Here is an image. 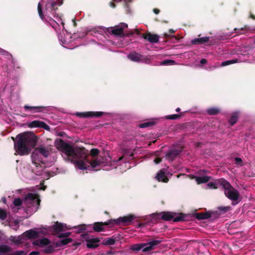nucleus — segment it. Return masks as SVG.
<instances>
[{
  "label": "nucleus",
  "mask_w": 255,
  "mask_h": 255,
  "mask_svg": "<svg viewBox=\"0 0 255 255\" xmlns=\"http://www.w3.org/2000/svg\"><path fill=\"white\" fill-rule=\"evenodd\" d=\"M52 230L54 232H56V234H58L61 232H62L64 229L63 225L58 222H56L54 225L52 226Z\"/></svg>",
  "instance_id": "obj_24"
},
{
  "label": "nucleus",
  "mask_w": 255,
  "mask_h": 255,
  "mask_svg": "<svg viewBox=\"0 0 255 255\" xmlns=\"http://www.w3.org/2000/svg\"><path fill=\"white\" fill-rule=\"evenodd\" d=\"M87 226L86 225H80L77 227H75V229H77V233H80L87 230Z\"/></svg>",
  "instance_id": "obj_36"
},
{
  "label": "nucleus",
  "mask_w": 255,
  "mask_h": 255,
  "mask_svg": "<svg viewBox=\"0 0 255 255\" xmlns=\"http://www.w3.org/2000/svg\"><path fill=\"white\" fill-rule=\"evenodd\" d=\"M56 146L65 154L67 160L75 164L79 169H87L89 167L86 162L89 163L92 168L105 163V159L103 156H98L100 150L97 148L92 149L90 155L84 147H74L61 139L56 143Z\"/></svg>",
  "instance_id": "obj_1"
},
{
  "label": "nucleus",
  "mask_w": 255,
  "mask_h": 255,
  "mask_svg": "<svg viewBox=\"0 0 255 255\" xmlns=\"http://www.w3.org/2000/svg\"><path fill=\"white\" fill-rule=\"evenodd\" d=\"M50 151L51 148L49 146L40 145L35 148L31 156L32 163L34 164L36 167L42 168L40 163L44 164L43 162L42 157L44 158L47 157L50 154ZM42 171V169H41L38 171H36L35 174L37 175H39L41 174Z\"/></svg>",
  "instance_id": "obj_3"
},
{
  "label": "nucleus",
  "mask_w": 255,
  "mask_h": 255,
  "mask_svg": "<svg viewBox=\"0 0 255 255\" xmlns=\"http://www.w3.org/2000/svg\"><path fill=\"white\" fill-rule=\"evenodd\" d=\"M153 12H154L155 14H158V13H159L160 10H159V9H157V8H154V9H153Z\"/></svg>",
  "instance_id": "obj_52"
},
{
  "label": "nucleus",
  "mask_w": 255,
  "mask_h": 255,
  "mask_svg": "<svg viewBox=\"0 0 255 255\" xmlns=\"http://www.w3.org/2000/svg\"><path fill=\"white\" fill-rule=\"evenodd\" d=\"M14 224L15 225V226H17V228H18L19 226H18V221H15L14 222Z\"/></svg>",
  "instance_id": "obj_56"
},
{
  "label": "nucleus",
  "mask_w": 255,
  "mask_h": 255,
  "mask_svg": "<svg viewBox=\"0 0 255 255\" xmlns=\"http://www.w3.org/2000/svg\"><path fill=\"white\" fill-rule=\"evenodd\" d=\"M169 34H173L175 32V30L173 29H170L168 31Z\"/></svg>",
  "instance_id": "obj_55"
},
{
  "label": "nucleus",
  "mask_w": 255,
  "mask_h": 255,
  "mask_svg": "<svg viewBox=\"0 0 255 255\" xmlns=\"http://www.w3.org/2000/svg\"><path fill=\"white\" fill-rule=\"evenodd\" d=\"M212 216L219 217V214L218 211L215 212H206L202 213H197L195 214V217L198 220L208 219Z\"/></svg>",
  "instance_id": "obj_10"
},
{
  "label": "nucleus",
  "mask_w": 255,
  "mask_h": 255,
  "mask_svg": "<svg viewBox=\"0 0 255 255\" xmlns=\"http://www.w3.org/2000/svg\"><path fill=\"white\" fill-rule=\"evenodd\" d=\"M209 41V37H203L201 38H195L191 40V44L192 45H199L208 42Z\"/></svg>",
  "instance_id": "obj_20"
},
{
  "label": "nucleus",
  "mask_w": 255,
  "mask_h": 255,
  "mask_svg": "<svg viewBox=\"0 0 255 255\" xmlns=\"http://www.w3.org/2000/svg\"><path fill=\"white\" fill-rule=\"evenodd\" d=\"M221 179H224V178H220L215 180L214 182H210L208 183V186L212 189H217V185H220V183H218V181Z\"/></svg>",
  "instance_id": "obj_34"
},
{
  "label": "nucleus",
  "mask_w": 255,
  "mask_h": 255,
  "mask_svg": "<svg viewBox=\"0 0 255 255\" xmlns=\"http://www.w3.org/2000/svg\"><path fill=\"white\" fill-rule=\"evenodd\" d=\"M28 127L30 128H40L46 130H50V127L44 122L38 120H34L28 124Z\"/></svg>",
  "instance_id": "obj_11"
},
{
  "label": "nucleus",
  "mask_w": 255,
  "mask_h": 255,
  "mask_svg": "<svg viewBox=\"0 0 255 255\" xmlns=\"http://www.w3.org/2000/svg\"><path fill=\"white\" fill-rule=\"evenodd\" d=\"M13 204L15 206H19L22 205V200L19 198H15L13 202Z\"/></svg>",
  "instance_id": "obj_43"
},
{
  "label": "nucleus",
  "mask_w": 255,
  "mask_h": 255,
  "mask_svg": "<svg viewBox=\"0 0 255 255\" xmlns=\"http://www.w3.org/2000/svg\"><path fill=\"white\" fill-rule=\"evenodd\" d=\"M204 172L205 173H206L207 172V170H204Z\"/></svg>",
  "instance_id": "obj_64"
},
{
  "label": "nucleus",
  "mask_w": 255,
  "mask_h": 255,
  "mask_svg": "<svg viewBox=\"0 0 255 255\" xmlns=\"http://www.w3.org/2000/svg\"><path fill=\"white\" fill-rule=\"evenodd\" d=\"M207 112L209 115H216L220 112V110L218 108L213 107L208 109Z\"/></svg>",
  "instance_id": "obj_30"
},
{
  "label": "nucleus",
  "mask_w": 255,
  "mask_h": 255,
  "mask_svg": "<svg viewBox=\"0 0 255 255\" xmlns=\"http://www.w3.org/2000/svg\"><path fill=\"white\" fill-rule=\"evenodd\" d=\"M41 200L39 196L36 194H33L31 193H28L24 199V202L26 205H30L36 207V210L38 209L40 206Z\"/></svg>",
  "instance_id": "obj_7"
},
{
  "label": "nucleus",
  "mask_w": 255,
  "mask_h": 255,
  "mask_svg": "<svg viewBox=\"0 0 255 255\" xmlns=\"http://www.w3.org/2000/svg\"><path fill=\"white\" fill-rule=\"evenodd\" d=\"M12 139L14 142V149L20 155L28 154L37 142V137L34 134L27 132L17 135L16 141L13 138Z\"/></svg>",
  "instance_id": "obj_2"
},
{
  "label": "nucleus",
  "mask_w": 255,
  "mask_h": 255,
  "mask_svg": "<svg viewBox=\"0 0 255 255\" xmlns=\"http://www.w3.org/2000/svg\"><path fill=\"white\" fill-rule=\"evenodd\" d=\"M161 161H162L161 158H159V157H156L154 160V162L155 163V164H159L161 162Z\"/></svg>",
  "instance_id": "obj_48"
},
{
  "label": "nucleus",
  "mask_w": 255,
  "mask_h": 255,
  "mask_svg": "<svg viewBox=\"0 0 255 255\" xmlns=\"http://www.w3.org/2000/svg\"><path fill=\"white\" fill-rule=\"evenodd\" d=\"M180 110H180V108H177L176 109V110H175V111H176V112H179L180 111Z\"/></svg>",
  "instance_id": "obj_60"
},
{
  "label": "nucleus",
  "mask_w": 255,
  "mask_h": 255,
  "mask_svg": "<svg viewBox=\"0 0 255 255\" xmlns=\"http://www.w3.org/2000/svg\"><path fill=\"white\" fill-rule=\"evenodd\" d=\"M100 240L98 238H94L88 242L86 244L87 248L89 249H95L99 246L98 243Z\"/></svg>",
  "instance_id": "obj_22"
},
{
  "label": "nucleus",
  "mask_w": 255,
  "mask_h": 255,
  "mask_svg": "<svg viewBox=\"0 0 255 255\" xmlns=\"http://www.w3.org/2000/svg\"><path fill=\"white\" fill-rule=\"evenodd\" d=\"M125 158V156H122L121 157H120L119 158V161H122L124 158Z\"/></svg>",
  "instance_id": "obj_57"
},
{
  "label": "nucleus",
  "mask_w": 255,
  "mask_h": 255,
  "mask_svg": "<svg viewBox=\"0 0 255 255\" xmlns=\"http://www.w3.org/2000/svg\"><path fill=\"white\" fill-rule=\"evenodd\" d=\"M104 114L102 112H87L84 113H79L77 115L80 117L87 118V117H100Z\"/></svg>",
  "instance_id": "obj_15"
},
{
  "label": "nucleus",
  "mask_w": 255,
  "mask_h": 255,
  "mask_svg": "<svg viewBox=\"0 0 255 255\" xmlns=\"http://www.w3.org/2000/svg\"><path fill=\"white\" fill-rule=\"evenodd\" d=\"M81 237L83 240L87 242V243L94 238L92 236L87 233L82 234Z\"/></svg>",
  "instance_id": "obj_38"
},
{
  "label": "nucleus",
  "mask_w": 255,
  "mask_h": 255,
  "mask_svg": "<svg viewBox=\"0 0 255 255\" xmlns=\"http://www.w3.org/2000/svg\"><path fill=\"white\" fill-rule=\"evenodd\" d=\"M195 178H196V181L198 184L206 183L211 179V177L209 176L195 177Z\"/></svg>",
  "instance_id": "obj_26"
},
{
  "label": "nucleus",
  "mask_w": 255,
  "mask_h": 255,
  "mask_svg": "<svg viewBox=\"0 0 255 255\" xmlns=\"http://www.w3.org/2000/svg\"><path fill=\"white\" fill-rule=\"evenodd\" d=\"M56 248H57V247H56V245H55V243L53 244L49 245L47 247H46L44 249L43 252L46 254L52 253L54 252L55 249Z\"/></svg>",
  "instance_id": "obj_27"
},
{
  "label": "nucleus",
  "mask_w": 255,
  "mask_h": 255,
  "mask_svg": "<svg viewBox=\"0 0 255 255\" xmlns=\"http://www.w3.org/2000/svg\"><path fill=\"white\" fill-rule=\"evenodd\" d=\"M50 243V241L46 238H44L40 240V244L41 246L48 245Z\"/></svg>",
  "instance_id": "obj_42"
},
{
  "label": "nucleus",
  "mask_w": 255,
  "mask_h": 255,
  "mask_svg": "<svg viewBox=\"0 0 255 255\" xmlns=\"http://www.w3.org/2000/svg\"><path fill=\"white\" fill-rule=\"evenodd\" d=\"M207 62V60L206 59H202L201 60H200V63L201 64H206Z\"/></svg>",
  "instance_id": "obj_51"
},
{
  "label": "nucleus",
  "mask_w": 255,
  "mask_h": 255,
  "mask_svg": "<svg viewBox=\"0 0 255 255\" xmlns=\"http://www.w3.org/2000/svg\"><path fill=\"white\" fill-rule=\"evenodd\" d=\"M153 219L155 220L161 219L164 221H171L174 222H180L185 220V216L183 213L177 215L175 213L170 212H162L159 213H153L151 214Z\"/></svg>",
  "instance_id": "obj_5"
},
{
  "label": "nucleus",
  "mask_w": 255,
  "mask_h": 255,
  "mask_svg": "<svg viewBox=\"0 0 255 255\" xmlns=\"http://www.w3.org/2000/svg\"><path fill=\"white\" fill-rule=\"evenodd\" d=\"M231 208V207L229 206L218 207V209L219 211H220L221 212V213H219L218 212V213L219 214V216H220L221 214L225 213L227 212L228 211L230 210Z\"/></svg>",
  "instance_id": "obj_35"
},
{
  "label": "nucleus",
  "mask_w": 255,
  "mask_h": 255,
  "mask_svg": "<svg viewBox=\"0 0 255 255\" xmlns=\"http://www.w3.org/2000/svg\"><path fill=\"white\" fill-rule=\"evenodd\" d=\"M108 31L115 35L121 37L124 36V28L122 27L109 28Z\"/></svg>",
  "instance_id": "obj_19"
},
{
  "label": "nucleus",
  "mask_w": 255,
  "mask_h": 255,
  "mask_svg": "<svg viewBox=\"0 0 255 255\" xmlns=\"http://www.w3.org/2000/svg\"><path fill=\"white\" fill-rule=\"evenodd\" d=\"M250 17L252 18L254 20H255V15L253 14V13H250Z\"/></svg>",
  "instance_id": "obj_54"
},
{
  "label": "nucleus",
  "mask_w": 255,
  "mask_h": 255,
  "mask_svg": "<svg viewBox=\"0 0 255 255\" xmlns=\"http://www.w3.org/2000/svg\"><path fill=\"white\" fill-rule=\"evenodd\" d=\"M142 37L150 43H157L159 41V36L158 35L151 34L149 32L143 33Z\"/></svg>",
  "instance_id": "obj_17"
},
{
  "label": "nucleus",
  "mask_w": 255,
  "mask_h": 255,
  "mask_svg": "<svg viewBox=\"0 0 255 255\" xmlns=\"http://www.w3.org/2000/svg\"><path fill=\"white\" fill-rule=\"evenodd\" d=\"M58 238L62 239L64 238H68L70 235L71 233L70 232H66L63 233H58V234H55Z\"/></svg>",
  "instance_id": "obj_40"
},
{
  "label": "nucleus",
  "mask_w": 255,
  "mask_h": 255,
  "mask_svg": "<svg viewBox=\"0 0 255 255\" xmlns=\"http://www.w3.org/2000/svg\"><path fill=\"white\" fill-rule=\"evenodd\" d=\"M156 178L159 182L167 183L168 181V178L166 176L165 172L160 170L158 172L156 176Z\"/></svg>",
  "instance_id": "obj_21"
},
{
  "label": "nucleus",
  "mask_w": 255,
  "mask_h": 255,
  "mask_svg": "<svg viewBox=\"0 0 255 255\" xmlns=\"http://www.w3.org/2000/svg\"><path fill=\"white\" fill-rule=\"evenodd\" d=\"M220 185L223 187L224 191V194L226 197L233 201L232 204L236 205L237 203L234 202L239 200L240 198V193L236 189H235L230 183L226 179H221L218 181Z\"/></svg>",
  "instance_id": "obj_4"
},
{
  "label": "nucleus",
  "mask_w": 255,
  "mask_h": 255,
  "mask_svg": "<svg viewBox=\"0 0 255 255\" xmlns=\"http://www.w3.org/2000/svg\"><path fill=\"white\" fill-rule=\"evenodd\" d=\"M133 153H131V154H130V157L133 156Z\"/></svg>",
  "instance_id": "obj_63"
},
{
  "label": "nucleus",
  "mask_w": 255,
  "mask_h": 255,
  "mask_svg": "<svg viewBox=\"0 0 255 255\" xmlns=\"http://www.w3.org/2000/svg\"><path fill=\"white\" fill-rule=\"evenodd\" d=\"M162 242V240H158L157 238L155 239L148 242L146 244H133L130 247L131 250L138 252L142 250V252H147L152 250L155 247L158 245Z\"/></svg>",
  "instance_id": "obj_6"
},
{
  "label": "nucleus",
  "mask_w": 255,
  "mask_h": 255,
  "mask_svg": "<svg viewBox=\"0 0 255 255\" xmlns=\"http://www.w3.org/2000/svg\"><path fill=\"white\" fill-rule=\"evenodd\" d=\"M135 218V217L134 215H129L123 217H120L117 219H112V220H115V221L113 223V225H119L121 224V223L129 224Z\"/></svg>",
  "instance_id": "obj_14"
},
{
  "label": "nucleus",
  "mask_w": 255,
  "mask_h": 255,
  "mask_svg": "<svg viewBox=\"0 0 255 255\" xmlns=\"http://www.w3.org/2000/svg\"><path fill=\"white\" fill-rule=\"evenodd\" d=\"M184 114V112H182L180 114H173L166 116V119L168 120H176L180 118Z\"/></svg>",
  "instance_id": "obj_31"
},
{
  "label": "nucleus",
  "mask_w": 255,
  "mask_h": 255,
  "mask_svg": "<svg viewBox=\"0 0 255 255\" xmlns=\"http://www.w3.org/2000/svg\"><path fill=\"white\" fill-rule=\"evenodd\" d=\"M247 28L246 26H245L244 27H241V28H235L234 30L236 33H238V34H240L242 33V31L244 30L245 29Z\"/></svg>",
  "instance_id": "obj_47"
},
{
  "label": "nucleus",
  "mask_w": 255,
  "mask_h": 255,
  "mask_svg": "<svg viewBox=\"0 0 255 255\" xmlns=\"http://www.w3.org/2000/svg\"><path fill=\"white\" fill-rule=\"evenodd\" d=\"M116 238L114 236L112 238H108L105 240V245H113L116 242Z\"/></svg>",
  "instance_id": "obj_32"
},
{
  "label": "nucleus",
  "mask_w": 255,
  "mask_h": 255,
  "mask_svg": "<svg viewBox=\"0 0 255 255\" xmlns=\"http://www.w3.org/2000/svg\"><path fill=\"white\" fill-rule=\"evenodd\" d=\"M127 57L132 61L138 62L142 60V55L134 51L129 53Z\"/></svg>",
  "instance_id": "obj_18"
},
{
  "label": "nucleus",
  "mask_w": 255,
  "mask_h": 255,
  "mask_svg": "<svg viewBox=\"0 0 255 255\" xmlns=\"http://www.w3.org/2000/svg\"><path fill=\"white\" fill-rule=\"evenodd\" d=\"M163 36L165 38H168L170 37L171 36L169 34H168L167 33H165L163 34Z\"/></svg>",
  "instance_id": "obj_53"
},
{
  "label": "nucleus",
  "mask_w": 255,
  "mask_h": 255,
  "mask_svg": "<svg viewBox=\"0 0 255 255\" xmlns=\"http://www.w3.org/2000/svg\"><path fill=\"white\" fill-rule=\"evenodd\" d=\"M24 252L23 251H16L14 253H12V251L10 252H8V255H23Z\"/></svg>",
  "instance_id": "obj_46"
},
{
  "label": "nucleus",
  "mask_w": 255,
  "mask_h": 255,
  "mask_svg": "<svg viewBox=\"0 0 255 255\" xmlns=\"http://www.w3.org/2000/svg\"><path fill=\"white\" fill-rule=\"evenodd\" d=\"M22 235L24 239H25V238L29 239H35L38 237L39 232L34 231L33 229H30L29 230L25 231Z\"/></svg>",
  "instance_id": "obj_16"
},
{
  "label": "nucleus",
  "mask_w": 255,
  "mask_h": 255,
  "mask_svg": "<svg viewBox=\"0 0 255 255\" xmlns=\"http://www.w3.org/2000/svg\"><path fill=\"white\" fill-rule=\"evenodd\" d=\"M72 242V239L70 238H65L55 242L56 247H61L65 246Z\"/></svg>",
  "instance_id": "obj_23"
},
{
  "label": "nucleus",
  "mask_w": 255,
  "mask_h": 255,
  "mask_svg": "<svg viewBox=\"0 0 255 255\" xmlns=\"http://www.w3.org/2000/svg\"><path fill=\"white\" fill-rule=\"evenodd\" d=\"M104 213H105V214H107V215H108V214H109V212H108V211H105V212H104Z\"/></svg>",
  "instance_id": "obj_62"
},
{
  "label": "nucleus",
  "mask_w": 255,
  "mask_h": 255,
  "mask_svg": "<svg viewBox=\"0 0 255 255\" xmlns=\"http://www.w3.org/2000/svg\"><path fill=\"white\" fill-rule=\"evenodd\" d=\"M37 10L38 14L40 17V18L42 20L44 18V15L42 12V7L41 3L40 2L38 3L37 5Z\"/></svg>",
  "instance_id": "obj_37"
},
{
  "label": "nucleus",
  "mask_w": 255,
  "mask_h": 255,
  "mask_svg": "<svg viewBox=\"0 0 255 255\" xmlns=\"http://www.w3.org/2000/svg\"><path fill=\"white\" fill-rule=\"evenodd\" d=\"M33 245L40 246V240H35L33 242Z\"/></svg>",
  "instance_id": "obj_49"
},
{
  "label": "nucleus",
  "mask_w": 255,
  "mask_h": 255,
  "mask_svg": "<svg viewBox=\"0 0 255 255\" xmlns=\"http://www.w3.org/2000/svg\"><path fill=\"white\" fill-rule=\"evenodd\" d=\"M108 255H113L114 254H113V252L112 251H109L108 253Z\"/></svg>",
  "instance_id": "obj_59"
},
{
  "label": "nucleus",
  "mask_w": 255,
  "mask_h": 255,
  "mask_svg": "<svg viewBox=\"0 0 255 255\" xmlns=\"http://www.w3.org/2000/svg\"><path fill=\"white\" fill-rule=\"evenodd\" d=\"M7 218L6 211L0 208V220L3 221Z\"/></svg>",
  "instance_id": "obj_39"
},
{
  "label": "nucleus",
  "mask_w": 255,
  "mask_h": 255,
  "mask_svg": "<svg viewBox=\"0 0 255 255\" xmlns=\"http://www.w3.org/2000/svg\"><path fill=\"white\" fill-rule=\"evenodd\" d=\"M155 123L153 121H149L147 122H145L142 124H140L139 125V127L140 128H145L149 127H151L154 125Z\"/></svg>",
  "instance_id": "obj_33"
},
{
  "label": "nucleus",
  "mask_w": 255,
  "mask_h": 255,
  "mask_svg": "<svg viewBox=\"0 0 255 255\" xmlns=\"http://www.w3.org/2000/svg\"><path fill=\"white\" fill-rule=\"evenodd\" d=\"M175 63V61L172 60H165L161 62L160 64L162 65H171Z\"/></svg>",
  "instance_id": "obj_41"
},
{
  "label": "nucleus",
  "mask_w": 255,
  "mask_h": 255,
  "mask_svg": "<svg viewBox=\"0 0 255 255\" xmlns=\"http://www.w3.org/2000/svg\"><path fill=\"white\" fill-rule=\"evenodd\" d=\"M110 4H111V6H112L113 7H115L116 6L115 4L113 2H111Z\"/></svg>",
  "instance_id": "obj_58"
},
{
  "label": "nucleus",
  "mask_w": 255,
  "mask_h": 255,
  "mask_svg": "<svg viewBox=\"0 0 255 255\" xmlns=\"http://www.w3.org/2000/svg\"><path fill=\"white\" fill-rule=\"evenodd\" d=\"M239 119V114L237 112L231 114L230 118L229 119L228 122L230 126H233L238 121Z\"/></svg>",
  "instance_id": "obj_25"
},
{
  "label": "nucleus",
  "mask_w": 255,
  "mask_h": 255,
  "mask_svg": "<svg viewBox=\"0 0 255 255\" xmlns=\"http://www.w3.org/2000/svg\"><path fill=\"white\" fill-rule=\"evenodd\" d=\"M236 62V60H228V61H224V62H223L222 63V64H221V66H227V65H229L231 64H233V63H235Z\"/></svg>",
  "instance_id": "obj_44"
},
{
  "label": "nucleus",
  "mask_w": 255,
  "mask_h": 255,
  "mask_svg": "<svg viewBox=\"0 0 255 255\" xmlns=\"http://www.w3.org/2000/svg\"><path fill=\"white\" fill-rule=\"evenodd\" d=\"M182 151V148H173L169 150L165 155L166 159L168 160H173L177 155Z\"/></svg>",
  "instance_id": "obj_12"
},
{
  "label": "nucleus",
  "mask_w": 255,
  "mask_h": 255,
  "mask_svg": "<svg viewBox=\"0 0 255 255\" xmlns=\"http://www.w3.org/2000/svg\"><path fill=\"white\" fill-rule=\"evenodd\" d=\"M22 240H24L22 235L17 237H10V241L14 243L15 244H20L22 242Z\"/></svg>",
  "instance_id": "obj_29"
},
{
  "label": "nucleus",
  "mask_w": 255,
  "mask_h": 255,
  "mask_svg": "<svg viewBox=\"0 0 255 255\" xmlns=\"http://www.w3.org/2000/svg\"><path fill=\"white\" fill-rule=\"evenodd\" d=\"M0 255H8V253H5V254H1L0 253Z\"/></svg>",
  "instance_id": "obj_61"
},
{
  "label": "nucleus",
  "mask_w": 255,
  "mask_h": 255,
  "mask_svg": "<svg viewBox=\"0 0 255 255\" xmlns=\"http://www.w3.org/2000/svg\"><path fill=\"white\" fill-rule=\"evenodd\" d=\"M46 108V107L44 106H30L28 105H24L23 106L25 111L30 112L31 114L44 112Z\"/></svg>",
  "instance_id": "obj_13"
},
{
  "label": "nucleus",
  "mask_w": 255,
  "mask_h": 255,
  "mask_svg": "<svg viewBox=\"0 0 255 255\" xmlns=\"http://www.w3.org/2000/svg\"><path fill=\"white\" fill-rule=\"evenodd\" d=\"M12 251V249L7 245H0V253L5 254L8 253Z\"/></svg>",
  "instance_id": "obj_28"
},
{
  "label": "nucleus",
  "mask_w": 255,
  "mask_h": 255,
  "mask_svg": "<svg viewBox=\"0 0 255 255\" xmlns=\"http://www.w3.org/2000/svg\"><path fill=\"white\" fill-rule=\"evenodd\" d=\"M39 252L37 251H33L31 252L29 255H39Z\"/></svg>",
  "instance_id": "obj_50"
},
{
  "label": "nucleus",
  "mask_w": 255,
  "mask_h": 255,
  "mask_svg": "<svg viewBox=\"0 0 255 255\" xmlns=\"http://www.w3.org/2000/svg\"><path fill=\"white\" fill-rule=\"evenodd\" d=\"M63 4V0H57L53 1L49 5H46L47 14L48 15L50 13L54 17H60L59 15L56 13V10L58 9V6H60Z\"/></svg>",
  "instance_id": "obj_8"
},
{
  "label": "nucleus",
  "mask_w": 255,
  "mask_h": 255,
  "mask_svg": "<svg viewBox=\"0 0 255 255\" xmlns=\"http://www.w3.org/2000/svg\"><path fill=\"white\" fill-rule=\"evenodd\" d=\"M235 163L240 166L243 165V160L240 157L235 158Z\"/></svg>",
  "instance_id": "obj_45"
},
{
  "label": "nucleus",
  "mask_w": 255,
  "mask_h": 255,
  "mask_svg": "<svg viewBox=\"0 0 255 255\" xmlns=\"http://www.w3.org/2000/svg\"><path fill=\"white\" fill-rule=\"evenodd\" d=\"M115 222V220H112V219H111L105 222H95L93 224V230L95 232H96L104 231V226H109L110 225H113V223Z\"/></svg>",
  "instance_id": "obj_9"
}]
</instances>
